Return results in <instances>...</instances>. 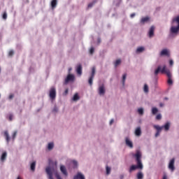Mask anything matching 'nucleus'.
I'll return each instance as SVG.
<instances>
[{"instance_id":"f257e3e1","label":"nucleus","mask_w":179,"mask_h":179,"mask_svg":"<svg viewBox=\"0 0 179 179\" xmlns=\"http://www.w3.org/2000/svg\"><path fill=\"white\" fill-rule=\"evenodd\" d=\"M159 72H161V73H166V76L168 77V84L173 85V80L171 79V73L170 72V70L167 69V66L166 65H164L162 69L161 66H159L154 72L155 76H157Z\"/></svg>"},{"instance_id":"f03ea898","label":"nucleus","mask_w":179,"mask_h":179,"mask_svg":"<svg viewBox=\"0 0 179 179\" xmlns=\"http://www.w3.org/2000/svg\"><path fill=\"white\" fill-rule=\"evenodd\" d=\"M134 157H136L137 165H131L129 170V173H132V171H135V170L138 169L140 170H142L143 169V165L142 164V161L141 160L142 157V153L140 152V151H136Z\"/></svg>"},{"instance_id":"7ed1b4c3","label":"nucleus","mask_w":179,"mask_h":179,"mask_svg":"<svg viewBox=\"0 0 179 179\" xmlns=\"http://www.w3.org/2000/svg\"><path fill=\"white\" fill-rule=\"evenodd\" d=\"M179 31V15L172 19L170 32L172 34H177Z\"/></svg>"},{"instance_id":"20e7f679","label":"nucleus","mask_w":179,"mask_h":179,"mask_svg":"<svg viewBox=\"0 0 179 179\" xmlns=\"http://www.w3.org/2000/svg\"><path fill=\"white\" fill-rule=\"evenodd\" d=\"M49 97L51 99V100H55V97H57V90H55V87H52L49 92Z\"/></svg>"},{"instance_id":"39448f33","label":"nucleus","mask_w":179,"mask_h":179,"mask_svg":"<svg viewBox=\"0 0 179 179\" xmlns=\"http://www.w3.org/2000/svg\"><path fill=\"white\" fill-rule=\"evenodd\" d=\"M94 75H96V67H92V73L88 80L89 85L92 86L93 85V79H94Z\"/></svg>"},{"instance_id":"423d86ee","label":"nucleus","mask_w":179,"mask_h":179,"mask_svg":"<svg viewBox=\"0 0 179 179\" xmlns=\"http://www.w3.org/2000/svg\"><path fill=\"white\" fill-rule=\"evenodd\" d=\"M154 128L157 129V132L155 134V138H157V136H160V132H162V129H163V127H161L159 125H155Z\"/></svg>"},{"instance_id":"0eeeda50","label":"nucleus","mask_w":179,"mask_h":179,"mask_svg":"<svg viewBox=\"0 0 179 179\" xmlns=\"http://www.w3.org/2000/svg\"><path fill=\"white\" fill-rule=\"evenodd\" d=\"M73 80H75V76L72 74H69L65 79V83H69V82H73Z\"/></svg>"},{"instance_id":"6e6552de","label":"nucleus","mask_w":179,"mask_h":179,"mask_svg":"<svg viewBox=\"0 0 179 179\" xmlns=\"http://www.w3.org/2000/svg\"><path fill=\"white\" fill-rule=\"evenodd\" d=\"M174 162H175V159H174V158H173L172 159H171L169 164V169L171 171H173L174 170H176V168L174 167Z\"/></svg>"},{"instance_id":"1a4fd4ad","label":"nucleus","mask_w":179,"mask_h":179,"mask_svg":"<svg viewBox=\"0 0 179 179\" xmlns=\"http://www.w3.org/2000/svg\"><path fill=\"white\" fill-rule=\"evenodd\" d=\"M125 143H126L127 146H128L131 149H132V148H134V144L132 143V141H131V140H129V138H128V137L125 138Z\"/></svg>"},{"instance_id":"9d476101","label":"nucleus","mask_w":179,"mask_h":179,"mask_svg":"<svg viewBox=\"0 0 179 179\" xmlns=\"http://www.w3.org/2000/svg\"><path fill=\"white\" fill-rule=\"evenodd\" d=\"M106 93V88L104 87V85H101L99 87V94L100 95H103Z\"/></svg>"},{"instance_id":"9b49d317","label":"nucleus","mask_w":179,"mask_h":179,"mask_svg":"<svg viewBox=\"0 0 179 179\" xmlns=\"http://www.w3.org/2000/svg\"><path fill=\"white\" fill-rule=\"evenodd\" d=\"M155 35V26H152L150 28V31L148 32V36L150 38L153 37V36Z\"/></svg>"},{"instance_id":"f8f14e48","label":"nucleus","mask_w":179,"mask_h":179,"mask_svg":"<svg viewBox=\"0 0 179 179\" xmlns=\"http://www.w3.org/2000/svg\"><path fill=\"white\" fill-rule=\"evenodd\" d=\"M60 171L64 174V176H68V172L66 171V168L64 165L60 166Z\"/></svg>"},{"instance_id":"ddd939ff","label":"nucleus","mask_w":179,"mask_h":179,"mask_svg":"<svg viewBox=\"0 0 179 179\" xmlns=\"http://www.w3.org/2000/svg\"><path fill=\"white\" fill-rule=\"evenodd\" d=\"M135 135H136V136H141V135H142V130L141 129L140 127H138L136 129Z\"/></svg>"},{"instance_id":"4468645a","label":"nucleus","mask_w":179,"mask_h":179,"mask_svg":"<svg viewBox=\"0 0 179 179\" xmlns=\"http://www.w3.org/2000/svg\"><path fill=\"white\" fill-rule=\"evenodd\" d=\"M160 55L163 57V55H166L167 57H170V53L169 52V50L167 49H164L162 50Z\"/></svg>"},{"instance_id":"2eb2a0df","label":"nucleus","mask_w":179,"mask_h":179,"mask_svg":"<svg viewBox=\"0 0 179 179\" xmlns=\"http://www.w3.org/2000/svg\"><path fill=\"white\" fill-rule=\"evenodd\" d=\"M78 75H82V64H78L76 68Z\"/></svg>"},{"instance_id":"dca6fc26","label":"nucleus","mask_w":179,"mask_h":179,"mask_svg":"<svg viewBox=\"0 0 179 179\" xmlns=\"http://www.w3.org/2000/svg\"><path fill=\"white\" fill-rule=\"evenodd\" d=\"M4 136L6 138L7 143H9V141H10V137H9V133L8 132V131H4Z\"/></svg>"},{"instance_id":"f3484780","label":"nucleus","mask_w":179,"mask_h":179,"mask_svg":"<svg viewBox=\"0 0 179 179\" xmlns=\"http://www.w3.org/2000/svg\"><path fill=\"white\" fill-rule=\"evenodd\" d=\"M73 179H85V176H83L80 173H78L76 176L73 177Z\"/></svg>"},{"instance_id":"a211bd4d","label":"nucleus","mask_w":179,"mask_h":179,"mask_svg":"<svg viewBox=\"0 0 179 179\" xmlns=\"http://www.w3.org/2000/svg\"><path fill=\"white\" fill-rule=\"evenodd\" d=\"M160 127L164 128L165 131H169L170 129V122H166L164 126Z\"/></svg>"},{"instance_id":"6ab92c4d","label":"nucleus","mask_w":179,"mask_h":179,"mask_svg":"<svg viewBox=\"0 0 179 179\" xmlns=\"http://www.w3.org/2000/svg\"><path fill=\"white\" fill-rule=\"evenodd\" d=\"M57 0H52L51 1L52 9H55V8H57Z\"/></svg>"},{"instance_id":"aec40b11","label":"nucleus","mask_w":179,"mask_h":179,"mask_svg":"<svg viewBox=\"0 0 179 179\" xmlns=\"http://www.w3.org/2000/svg\"><path fill=\"white\" fill-rule=\"evenodd\" d=\"M149 17H143L141 20V24H145L147 22H149Z\"/></svg>"},{"instance_id":"412c9836","label":"nucleus","mask_w":179,"mask_h":179,"mask_svg":"<svg viewBox=\"0 0 179 179\" xmlns=\"http://www.w3.org/2000/svg\"><path fill=\"white\" fill-rule=\"evenodd\" d=\"M7 156H8V154L6 153V152H3L1 157V162H5V160H6Z\"/></svg>"},{"instance_id":"4be33fe9","label":"nucleus","mask_w":179,"mask_h":179,"mask_svg":"<svg viewBox=\"0 0 179 179\" xmlns=\"http://www.w3.org/2000/svg\"><path fill=\"white\" fill-rule=\"evenodd\" d=\"M136 177L137 179H143V173L142 171L137 173Z\"/></svg>"},{"instance_id":"5701e85b","label":"nucleus","mask_w":179,"mask_h":179,"mask_svg":"<svg viewBox=\"0 0 179 179\" xmlns=\"http://www.w3.org/2000/svg\"><path fill=\"white\" fill-rule=\"evenodd\" d=\"M80 97H79V94H78V93L75 94L73 97V101H78V100H79Z\"/></svg>"},{"instance_id":"b1692460","label":"nucleus","mask_w":179,"mask_h":179,"mask_svg":"<svg viewBox=\"0 0 179 179\" xmlns=\"http://www.w3.org/2000/svg\"><path fill=\"white\" fill-rule=\"evenodd\" d=\"M143 51H145V48L139 47L136 49V52H143Z\"/></svg>"},{"instance_id":"393cba45","label":"nucleus","mask_w":179,"mask_h":179,"mask_svg":"<svg viewBox=\"0 0 179 179\" xmlns=\"http://www.w3.org/2000/svg\"><path fill=\"white\" fill-rule=\"evenodd\" d=\"M31 171H34V170H36V162L31 164Z\"/></svg>"},{"instance_id":"a878e982","label":"nucleus","mask_w":179,"mask_h":179,"mask_svg":"<svg viewBox=\"0 0 179 179\" xmlns=\"http://www.w3.org/2000/svg\"><path fill=\"white\" fill-rule=\"evenodd\" d=\"M54 148V143H49L48 145V149L49 150H51Z\"/></svg>"},{"instance_id":"bb28decb","label":"nucleus","mask_w":179,"mask_h":179,"mask_svg":"<svg viewBox=\"0 0 179 179\" xmlns=\"http://www.w3.org/2000/svg\"><path fill=\"white\" fill-rule=\"evenodd\" d=\"M159 110L157 109V108H152V113L153 114V115L157 114Z\"/></svg>"},{"instance_id":"cd10ccee","label":"nucleus","mask_w":179,"mask_h":179,"mask_svg":"<svg viewBox=\"0 0 179 179\" xmlns=\"http://www.w3.org/2000/svg\"><path fill=\"white\" fill-rule=\"evenodd\" d=\"M126 79H127V73H124L122 76V85H123V86L125 85Z\"/></svg>"},{"instance_id":"c85d7f7f","label":"nucleus","mask_w":179,"mask_h":179,"mask_svg":"<svg viewBox=\"0 0 179 179\" xmlns=\"http://www.w3.org/2000/svg\"><path fill=\"white\" fill-rule=\"evenodd\" d=\"M120 64H121V59H117L115 62V68H117V66H118V65H120Z\"/></svg>"},{"instance_id":"c756f323","label":"nucleus","mask_w":179,"mask_h":179,"mask_svg":"<svg viewBox=\"0 0 179 179\" xmlns=\"http://www.w3.org/2000/svg\"><path fill=\"white\" fill-rule=\"evenodd\" d=\"M138 113L140 114V115H143V108H140L138 109Z\"/></svg>"},{"instance_id":"7c9ffc66","label":"nucleus","mask_w":179,"mask_h":179,"mask_svg":"<svg viewBox=\"0 0 179 179\" xmlns=\"http://www.w3.org/2000/svg\"><path fill=\"white\" fill-rule=\"evenodd\" d=\"M144 92L145 93H148L149 92V87L146 84L144 85Z\"/></svg>"},{"instance_id":"2f4dec72","label":"nucleus","mask_w":179,"mask_h":179,"mask_svg":"<svg viewBox=\"0 0 179 179\" xmlns=\"http://www.w3.org/2000/svg\"><path fill=\"white\" fill-rule=\"evenodd\" d=\"M111 173V168L108 167V166H106V174L108 175Z\"/></svg>"},{"instance_id":"473e14b6","label":"nucleus","mask_w":179,"mask_h":179,"mask_svg":"<svg viewBox=\"0 0 179 179\" xmlns=\"http://www.w3.org/2000/svg\"><path fill=\"white\" fill-rule=\"evenodd\" d=\"M3 19L4 20H6L7 17H8V14L6 13V12H4L2 16Z\"/></svg>"},{"instance_id":"72a5a7b5","label":"nucleus","mask_w":179,"mask_h":179,"mask_svg":"<svg viewBox=\"0 0 179 179\" xmlns=\"http://www.w3.org/2000/svg\"><path fill=\"white\" fill-rule=\"evenodd\" d=\"M17 134V131H14L12 136L13 141H15V138H16V135Z\"/></svg>"},{"instance_id":"f704fd0d","label":"nucleus","mask_w":179,"mask_h":179,"mask_svg":"<svg viewBox=\"0 0 179 179\" xmlns=\"http://www.w3.org/2000/svg\"><path fill=\"white\" fill-rule=\"evenodd\" d=\"M94 3H96V1H93L92 3H89L88 8H92L93 6V5H94Z\"/></svg>"},{"instance_id":"c9c22d12","label":"nucleus","mask_w":179,"mask_h":179,"mask_svg":"<svg viewBox=\"0 0 179 179\" xmlns=\"http://www.w3.org/2000/svg\"><path fill=\"white\" fill-rule=\"evenodd\" d=\"M15 54V52L13 50H10L8 52V56L12 57Z\"/></svg>"},{"instance_id":"e433bc0d","label":"nucleus","mask_w":179,"mask_h":179,"mask_svg":"<svg viewBox=\"0 0 179 179\" xmlns=\"http://www.w3.org/2000/svg\"><path fill=\"white\" fill-rule=\"evenodd\" d=\"M94 52V48H91L90 50V54L92 55Z\"/></svg>"},{"instance_id":"4c0bfd02","label":"nucleus","mask_w":179,"mask_h":179,"mask_svg":"<svg viewBox=\"0 0 179 179\" xmlns=\"http://www.w3.org/2000/svg\"><path fill=\"white\" fill-rule=\"evenodd\" d=\"M8 120L9 121H12V120H13V115L10 114L8 116Z\"/></svg>"},{"instance_id":"58836bf2","label":"nucleus","mask_w":179,"mask_h":179,"mask_svg":"<svg viewBox=\"0 0 179 179\" xmlns=\"http://www.w3.org/2000/svg\"><path fill=\"white\" fill-rule=\"evenodd\" d=\"M156 120H162V115L160 114H158L157 116H156Z\"/></svg>"},{"instance_id":"ea45409f","label":"nucleus","mask_w":179,"mask_h":179,"mask_svg":"<svg viewBox=\"0 0 179 179\" xmlns=\"http://www.w3.org/2000/svg\"><path fill=\"white\" fill-rule=\"evenodd\" d=\"M72 163H73V166H75V167H78V162L73 160V161L72 162Z\"/></svg>"},{"instance_id":"a19ab883","label":"nucleus","mask_w":179,"mask_h":179,"mask_svg":"<svg viewBox=\"0 0 179 179\" xmlns=\"http://www.w3.org/2000/svg\"><path fill=\"white\" fill-rule=\"evenodd\" d=\"M135 15H136V14H135V13H131V14L130 15V17H131V19H132V18L135 17Z\"/></svg>"},{"instance_id":"79ce46f5","label":"nucleus","mask_w":179,"mask_h":179,"mask_svg":"<svg viewBox=\"0 0 179 179\" xmlns=\"http://www.w3.org/2000/svg\"><path fill=\"white\" fill-rule=\"evenodd\" d=\"M173 64H174V62H173V60H170L169 61V64L171 66H173Z\"/></svg>"},{"instance_id":"37998d69","label":"nucleus","mask_w":179,"mask_h":179,"mask_svg":"<svg viewBox=\"0 0 179 179\" xmlns=\"http://www.w3.org/2000/svg\"><path fill=\"white\" fill-rule=\"evenodd\" d=\"M57 111H58V108H57V107H55V108H53V112H54V113H57Z\"/></svg>"},{"instance_id":"c03bdc74","label":"nucleus","mask_w":179,"mask_h":179,"mask_svg":"<svg viewBox=\"0 0 179 179\" xmlns=\"http://www.w3.org/2000/svg\"><path fill=\"white\" fill-rule=\"evenodd\" d=\"M97 43L98 44H100L101 43V39L100 38H98Z\"/></svg>"},{"instance_id":"a18cd8bd","label":"nucleus","mask_w":179,"mask_h":179,"mask_svg":"<svg viewBox=\"0 0 179 179\" xmlns=\"http://www.w3.org/2000/svg\"><path fill=\"white\" fill-rule=\"evenodd\" d=\"M68 92H69V90L66 89L65 91H64L65 96H66L68 94Z\"/></svg>"},{"instance_id":"49530a36","label":"nucleus","mask_w":179,"mask_h":179,"mask_svg":"<svg viewBox=\"0 0 179 179\" xmlns=\"http://www.w3.org/2000/svg\"><path fill=\"white\" fill-rule=\"evenodd\" d=\"M13 97V94H10L8 97L10 100H12V98Z\"/></svg>"},{"instance_id":"de8ad7c7","label":"nucleus","mask_w":179,"mask_h":179,"mask_svg":"<svg viewBox=\"0 0 179 179\" xmlns=\"http://www.w3.org/2000/svg\"><path fill=\"white\" fill-rule=\"evenodd\" d=\"M164 103H159V107H164Z\"/></svg>"},{"instance_id":"09e8293b","label":"nucleus","mask_w":179,"mask_h":179,"mask_svg":"<svg viewBox=\"0 0 179 179\" xmlns=\"http://www.w3.org/2000/svg\"><path fill=\"white\" fill-rule=\"evenodd\" d=\"M113 122H114V120L112 119V120L110 121V125H112Z\"/></svg>"},{"instance_id":"8fccbe9b","label":"nucleus","mask_w":179,"mask_h":179,"mask_svg":"<svg viewBox=\"0 0 179 179\" xmlns=\"http://www.w3.org/2000/svg\"><path fill=\"white\" fill-rule=\"evenodd\" d=\"M162 179H167V176L166 175H164L163 178Z\"/></svg>"},{"instance_id":"3c124183","label":"nucleus","mask_w":179,"mask_h":179,"mask_svg":"<svg viewBox=\"0 0 179 179\" xmlns=\"http://www.w3.org/2000/svg\"><path fill=\"white\" fill-rule=\"evenodd\" d=\"M71 71H72V68L69 69V71L70 72Z\"/></svg>"},{"instance_id":"603ef678","label":"nucleus","mask_w":179,"mask_h":179,"mask_svg":"<svg viewBox=\"0 0 179 179\" xmlns=\"http://www.w3.org/2000/svg\"><path fill=\"white\" fill-rule=\"evenodd\" d=\"M17 179H22L20 176H18Z\"/></svg>"},{"instance_id":"864d4df0","label":"nucleus","mask_w":179,"mask_h":179,"mask_svg":"<svg viewBox=\"0 0 179 179\" xmlns=\"http://www.w3.org/2000/svg\"><path fill=\"white\" fill-rule=\"evenodd\" d=\"M168 99H168V98H166V97H165V98H164V100H168Z\"/></svg>"},{"instance_id":"5fc2aeb1","label":"nucleus","mask_w":179,"mask_h":179,"mask_svg":"<svg viewBox=\"0 0 179 179\" xmlns=\"http://www.w3.org/2000/svg\"><path fill=\"white\" fill-rule=\"evenodd\" d=\"M0 73H1V68H0Z\"/></svg>"}]
</instances>
